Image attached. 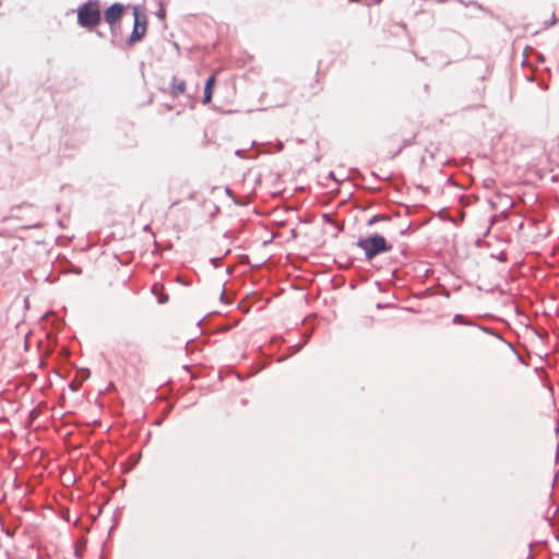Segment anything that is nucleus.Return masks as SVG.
Wrapping results in <instances>:
<instances>
[{"mask_svg": "<svg viewBox=\"0 0 559 559\" xmlns=\"http://www.w3.org/2000/svg\"><path fill=\"white\" fill-rule=\"evenodd\" d=\"M357 245L365 251L368 260H371L381 252L391 250V246L386 243L385 238L378 234L359 239Z\"/></svg>", "mask_w": 559, "mask_h": 559, "instance_id": "f257e3e1", "label": "nucleus"}, {"mask_svg": "<svg viewBox=\"0 0 559 559\" xmlns=\"http://www.w3.org/2000/svg\"><path fill=\"white\" fill-rule=\"evenodd\" d=\"M99 4L96 1H88L78 10V23L83 27H94L100 23Z\"/></svg>", "mask_w": 559, "mask_h": 559, "instance_id": "f03ea898", "label": "nucleus"}, {"mask_svg": "<svg viewBox=\"0 0 559 559\" xmlns=\"http://www.w3.org/2000/svg\"><path fill=\"white\" fill-rule=\"evenodd\" d=\"M133 16H134V25H133V31L129 38L130 44H134V43L141 40L144 37V35L146 33V28H147L146 16L144 14L140 13L138 8H134Z\"/></svg>", "mask_w": 559, "mask_h": 559, "instance_id": "7ed1b4c3", "label": "nucleus"}, {"mask_svg": "<svg viewBox=\"0 0 559 559\" xmlns=\"http://www.w3.org/2000/svg\"><path fill=\"white\" fill-rule=\"evenodd\" d=\"M123 7L119 3L110 5L105 12V20L108 24H115L122 15Z\"/></svg>", "mask_w": 559, "mask_h": 559, "instance_id": "20e7f679", "label": "nucleus"}, {"mask_svg": "<svg viewBox=\"0 0 559 559\" xmlns=\"http://www.w3.org/2000/svg\"><path fill=\"white\" fill-rule=\"evenodd\" d=\"M186 91V82L183 80L174 79L171 82V95L178 96Z\"/></svg>", "mask_w": 559, "mask_h": 559, "instance_id": "39448f33", "label": "nucleus"}, {"mask_svg": "<svg viewBox=\"0 0 559 559\" xmlns=\"http://www.w3.org/2000/svg\"><path fill=\"white\" fill-rule=\"evenodd\" d=\"M213 96V88L204 86V96H203V103L209 104L212 100Z\"/></svg>", "mask_w": 559, "mask_h": 559, "instance_id": "423d86ee", "label": "nucleus"}, {"mask_svg": "<svg viewBox=\"0 0 559 559\" xmlns=\"http://www.w3.org/2000/svg\"><path fill=\"white\" fill-rule=\"evenodd\" d=\"M215 82H216L215 75H211V76L206 80V82H205V86H206V87H212V88H213V87H214Z\"/></svg>", "mask_w": 559, "mask_h": 559, "instance_id": "0eeeda50", "label": "nucleus"}, {"mask_svg": "<svg viewBox=\"0 0 559 559\" xmlns=\"http://www.w3.org/2000/svg\"><path fill=\"white\" fill-rule=\"evenodd\" d=\"M554 24H556V19H555V15L552 14V17H551V21H550L549 25L551 26Z\"/></svg>", "mask_w": 559, "mask_h": 559, "instance_id": "6e6552de", "label": "nucleus"}, {"mask_svg": "<svg viewBox=\"0 0 559 559\" xmlns=\"http://www.w3.org/2000/svg\"><path fill=\"white\" fill-rule=\"evenodd\" d=\"M382 0H373L374 3L379 4Z\"/></svg>", "mask_w": 559, "mask_h": 559, "instance_id": "1a4fd4ad", "label": "nucleus"}, {"mask_svg": "<svg viewBox=\"0 0 559 559\" xmlns=\"http://www.w3.org/2000/svg\"><path fill=\"white\" fill-rule=\"evenodd\" d=\"M374 221H377V217H373L371 221H370V224L373 223Z\"/></svg>", "mask_w": 559, "mask_h": 559, "instance_id": "9d476101", "label": "nucleus"}, {"mask_svg": "<svg viewBox=\"0 0 559 559\" xmlns=\"http://www.w3.org/2000/svg\"><path fill=\"white\" fill-rule=\"evenodd\" d=\"M350 2H359V0H349Z\"/></svg>", "mask_w": 559, "mask_h": 559, "instance_id": "9b49d317", "label": "nucleus"}, {"mask_svg": "<svg viewBox=\"0 0 559 559\" xmlns=\"http://www.w3.org/2000/svg\"><path fill=\"white\" fill-rule=\"evenodd\" d=\"M0 236H4L3 234H0Z\"/></svg>", "mask_w": 559, "mask_h": 559, "instance_id": "f8f14e48", "label": "nucleus"}]
</instances>
